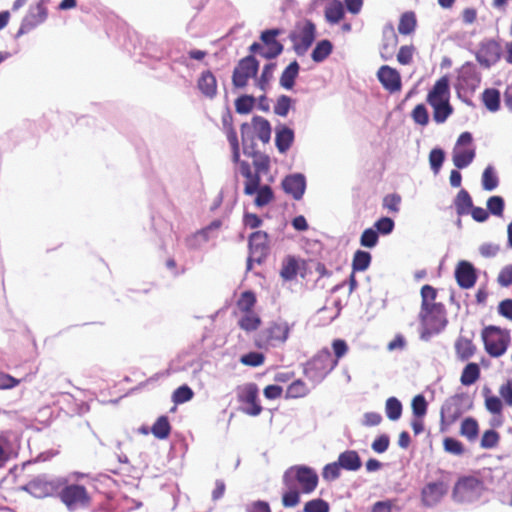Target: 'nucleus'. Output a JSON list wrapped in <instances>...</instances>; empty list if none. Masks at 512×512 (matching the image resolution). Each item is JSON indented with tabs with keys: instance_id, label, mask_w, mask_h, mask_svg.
<instances>
[{
	"instance_id": "46",
	"label": "nucleus",
	"mask_w": 512,
	"mask_h": 512,
	"mask_svg": "<svg viewBox=\"0 0 512 512\" xmlns=\"http://www.w3.org/2000/svg\"><path fill=\"white\" fill-rule=\"evenodd\" d=\"M26 489L37 497L46 496L49 494V485L47 482H44L40 479L31 480Z\"/></svg>"
},
{
	"instance_id": "2",
	"label": "nucleus",
	"mask_w": 512,
	"mask_h": 512,
	"mask_svg": "<svg viewBox=\"0 0 512 512\" xmlns=\"http://www.w3.org/2000/svg\"><path fill=\"white\" fill-rule=\"evenodd\" d=\"M449 80L443 76L438 79L428 92L426 101L433 108V119L436 123H444L452 114L453 108L449 103Z\"/></svg>"
},
{
	"instance_id": "41",
	"label": "nucleus",
	"mask_w": 512,
	"mask_h": 512,
	"mask_svg": "<svg viewBox=\"0 0 512 512\" xmlns=\"http://www.w3.org/2000/svg\"><path fill=\"white\" fill-rule=\"evenodd\" d=\"M48 11L46 6L43 3H38L34 9L30 11L27 15L25 22L29 26H36L42 22H44L47 18Z\"/></svg>"
},
{
	"instance_id": "37",
	"label": "nucleus",
	"mask_w": 512,
	"mask_h": 512,
	"mask_svg": "<svg viewBox=\"0 0 512 512\" xmlns=\"http://www.w3.org/2000/svg\"><path fill=\"white\" fill-rule=\"evenodd\" d=\"M254 204L258 208L267 206L274 200V192L269 185H259L255 192Z\"/></svg>"
},
{
	"instance_id": "40",
	"label": "nucleus",
	"mask_w": 512,
	"mask_h": 512,
	"mask_svg": "<svg viewBox=\"0 0 512 512\" xmlns=\"http://www.w3.org/2000/svg\"><path fill=\"white\" fill-rule=\"evenodd\" d=\"M309 388L304 381L297 379L293 381L286 389L285 398L295 399L305 397L309 394Z\"/></svg>"
},
{
	"instance_id": "14",
	"label": "nucleus",
	"mask_w": 512,
	"mask_h": 512,
	"mask_svg": "<svg viewBox=\"0 0 512 512\" xmlns=\"http://www.w3.org/2000/svg\"><path fill=\"white\" fill-rule=\"evenodd\" d=\"M249 252L261 264L269 254V236L265 231H255L248 239Z\"/></svg>"
},
{
	"instance_id": "17",
	"label": "nucleus",
	"mask_w": 512,
	"mask_h": 512,
	"mask_svg": "<svg viewBox=\"0 0 512 512\" xmlns=\"http://www.w3.org/2000/svg\"><path fill=\"white\" fill-rule=\"evenodd\" d=\"M251 127L253 128L257 138L263 143H268L270 141L271 125L269 121L261 116H254L252 118L251 125L248 123H243L241 125V136L243 142H245V137Z\"/></svg>"
},
{
	"instance_id": "61",
	"label": "nucleus",
	"mask_w": 512,
	"mask_h": 512,
	"mask_svg": "<svg viewBox=\"0 0 512 512\" xmlns=\"http://www.w3.org/2000/svg\"><path fill=\"white\" fill-rule=\"evenodd\" d=\"M488 211L495 216H502L504 211V200L500 196H491L487 200Z\"/></svg>"
},
{
	"instance_id": "1",
	"label": "nucleus",
	"mask_w": 512,
	"mask_h": 512,
	"mask_svg": "<svg viewBox=\"0 0 512 512\" xmlns=\"http://www.w3.org/2000/svg\"><path fill=\"white\" fill-rule=\"evenodd\" d=\"M283 484L286 490L282 494L284 508H294L301 502V494L313 493L319 483L315 469L306 465H294L283 474Z\"/></svg>"
},
{
	"instance_id": "56",
	"label": "nucleus",
	"mask_w": 512,
	"mask_h": 512,
	"mask_svg": "<svg viewBox=\"0 0 512 512\" xmlns=\"http://www.w3.org/2000/svg\"><path fill=\"white\" fill-rule=\"evenodd\" d=\"M413 121L421 126L429 123V114L424 104H418L411 112Z\"/></svg>"
},
{
	"instance_id": "23",
	"label": "nucleus",
	"mask_w": 512,
	"mask_h": 512,
	"mask_svg": "<svg viewBox=\"0 0 512 512\" xmlns=\"http://www.w3.org/2000/svg\"><path fill=\"white\" fill-rule=\"evenodd\" d=\"M197 88L204 97L213 99L217 95L215 75L210 70L203 71L197 79Z\"/></svg>"
},
{
	"instance_id": "21",
	"label": "nucleus",
	"mask_w": 512,
	"mask_h": 512,
	"mask_svg": "<svg viewBox=\"0 0 512 512\" xmlns=\"http://www.w3.org/2000/svg\"><path fill=\"white\" fill-rule=\"evenodd\" d=\"M238 163L240 173L245 178L244 194L249 196L254 195L261 182L260 173L257 171L253 172L250 164L247 161L239 160Z\"/></svg>"
},
{
	"instance_id": "28",
	"label": "nucleus",
	"mask_w": 512,
	"mask_h": 512,
	"mask_svg": "<svg viewBox=\"0 0 512 512\" xmlns=\"http://www.w3.org/2000/svg\"><path fill=\"white\" fill-rule=\"evenodd\" d=\"M338 463L341 468L349 471H356L361 467V459L354 450H347L341 453L338 457Z\"/></svg>"
},
{
	"instance_id": "52",
	"label": "nucleus",
	"mask_w": 512,
	"mask_h": 512,
	"mask_svg": "<svg viewBox=\"0 0 512 512\" xmlns=\"http://www.w3.org/2000/svg\"><path fill=\"white\" fill-rule=\"evenodd\" d=\"M500 441V435L497 431L490 429L486 430L481 438L480 445L484 449L495 448Z\"/></svg>"
},
{
	"instance_id": "53",
	"label": "nucleus",
	"mask_w": 512,
	"mask_h": 512,
	"mask_svg": "<svg viewBox=\"0 0 512 512\" xmlns=\"http://www.w3.org/2000/svg\"><path fill=\"white\" fill-rule=\"evenodd\" d=\"M379 241V235L373 228L365 229L360 237V244L366 248H373Z\"/></svg>"
},
{
	"instance_id": "18",
	"label": "nucleus",
	"mask_w": 512,
	"mask_h": 512,
	"mask_svg": "<svg viewBox=\"0 0 512 512\" xmlns=\"http://www.w3.org/2000/svg\"><path fill=\"white\" fill-rule=\"evenodd\" d=\"M455 278L459 287L470 289L477 280L476 270L470 262L462 260L456 266Z\"/></svg>"
},
{
	"instance_id": "64",
	"label": "nucleus",
	"mask_w": 512,
	"mask_h": 512,
	"mask_svg": "<svg viewBox=\"0 0 512 512\" xmlns=\"http://www.w3.org/2000/svg\"><path fill=\"white\" fill-rule=\"evenodd\" d=\"M341 466L338 461L329 463L324 466L322 471V477L326 481H334L340 476Z\"/></svg>"
},
{
	"instance_id": "10",
	"label": "nucleus",
	"mask_w": 512,
	"mask_h": 512,
	"mask_svg": "<svg viewBox=\"0 0 512 512\" xmlns=\"http://www.w3.org/2000/svg\"><path fill=\"white\" fill-rule=\"evenodd\" d=\"M290 326L287 322H272L259 335L260 346L274 347L283 344L289 337Z\"/></svg>"
},
{
	"instance_id": "60",
	"label": "nucleus",
	"mask_w": 512,
	"mask_h": 512,
	"mask_svg": "<svg viewBox=\"0 0 512 512\" xmlns=\"http://www.w3.org/2000/svg\"><path fill=\"white\" fill-rule=\"evenodd\" d=\"M374 227L378 234L388 235L393 231L395 223L389 217H381L374 223Z\"/></svg>"
},
{
	"instance_id": "54",
	"label": "nucleus",
	"mask_w": 512,
	"mask_h": 512,
	"mask_svg": "<svg viewBox=\"0 0 512 512\" xmlns=\"http://www.w3.org/2000/svg\"><path fill=\"white\" fill-rule=\"evenodd\" d=\"M265 361V356L260 352H249L240 358V362L245 366L258 367Z\"/></svg>"
},
{
	"instance_id": "11",
	"label": "nucleus",
	"mask_w": 512,
	"mask_h": 512,
	"mask_svg": "<svg viewBox=\"0 0 512 512\" xmlns=\"http://www.w3.org/2000/svg\"><path fill=\"white\" fill-rule=\"evenodd\" d=\"M259 390L255 383H248L238 392V401L245 405L243 412L250 416H258L263 408L258 399Z\"/></svg>"
},
{
	"instance_id": "9",
	"label": "nucleus",
	"mask_w": 512,
	"mask_h": 512,
	"mask_svg": "<svg viewBox=\"0 0 512 512\" xmlns=\"http://www.w3.org/2000/svg\"><path fill=\"white\" fill-rule=\"evenodd\" d=\"M259 70V62L253 55L242 58L232 74V84L235 88L247 86L250 78H255Z\"/></svg>"
},
{
	"instance_id": "32",
	"label": "nucleus",
	"mask_w": 512,
	"mask_h": 512,
	"mask_svg": "<svg viewBox=\"0 0 512 512\" xmlns=\"http://www.w3.org/2000/svg\"><path fill=\"white\" fill-rule=\"evenodd\" d=\"M454 204H455V208H456L458 215L469 214V212L473 206V202H472V198H471L470 194L464 189H462L458 192V194L455 198Z\"/></svg>"
},
{
	"instance_id": "29",
	"label": "nucleus",
	"mask_w": 512,
	"mask_h": 512,
	"mask_svg": "<svg viewBox=\"0 0 512 512\" xmlns=\"http://www.w3.org/2000/svg\"><path fill=\"white\" fill-rule=\"evenodd\" d=\"M455 350L457 357L462 361H466L475 354L476 346L472 340L466 337H459L455 342Z\"/></svg>"
},
{
	"instance_id": "36",
	"label": "nucleus",
	"mask_w": 512,
	"mask_h": 512,
	"mask_svg": "<svg viewBox=\"0 0 512 512\" xmlns=\"http://www.w3.org/2000/svg\"><path fill=\"white\" fill-rule=\"evenodd\" d=\"M479 433V425L473 417L465 418L460 425V435L473 441L477 438Z\"/></svg>"
},
{
	"instance_id": "50",
	"label": "nucleus",
	"mask_w": 512,
	"mask_h": 512,
	"mask_svg": "<svg viewBox=\"0 0 512 512\" xmlns=\"http://www.w3.org/2000/svg\"><path fill=\"white\" fill-rule=\"evenodd\" d=\"M276 69V63H268L264 65L262 73L257 80V85L261 90H266L269 82L273 78V73Z\"/></svg>"
},
{
	"instance_id": "20",
	"label": "nucleus",
	"mask_w": 512,
	"mask_h": 512,
	"mask_svg": "<svg viewBox=\"0 0 512 512\" xmlns=\"http://www.w3.org/2000/svg\"><path fill=\"white\" fill-rule=\"evenodd\" d=\"M484 398H485V408L493 414V418L490 422L492 427H501L504 423L502 410H503V403L501 399L495 395L491 394V391L489 388H485L483 391Z\"/></svg>"
},
{
	"instance_id": "58",
	"label": "nucleus",
	"mask_w": 512,
	"mask_h": 512,
	"mask_svg": "<svg viewBox=\"0 0 512 512\" xmlns=\"http://www.w3.org/2000/svg\"><path fill=\"white\" fill-rule=\"evenodd\" d=\"M401 196L396 193L388 194L383 198V208L391 213H398L400 211Z\"/></svg>"
},
{
	"instance_id": "63",
	"label": "nucleus",
	"mask_w": 512,
	"mask_h": 512,
	"mask_svg": "<svg viewBox=\"0 0 512 512\" xmlns=\"http://www.w3.org/2000/svg\"><path fill=\"white\" fill-rule=\"evenodd\" d=\"M445 159V154L442 149H433L429 154V162L431 169L438 173Z\"/></svg>"
},
{
	"instance_id": "38",
	"label": "nucleus",
	"mask_w": 512,
	"mask_h": 512,
	"mask_svg": "<svg viewBox=\"0 0 512 512\" xmlns=\"http://www.w3.org/2000/svg\"><path fill=\"white\" fill-rule=\"evenodd\" d=\"M416 24L415 13L412 11L405 12L400 17L398 31L402 35H409L414 32Z\"/></svg>"
},
{
	"instance_id": "22",
	"label": "nucleus",
	"mask_w": 512,
	"mask_h": 512,
	"mask_svg": "<svg viewBox=\"0 0 512 512\" xmlns=\"http://www.w3.org/2000/svg\"><path fill=\"white\" fill-rule=\"evenodd\" d=\"M306 187L305 178L301 174H294L286 176L282 181V188L287 193L292 195L295 200H300L304 194Z\"/></svg>"
},
{
	"instance_id": "55",
	"label": "nucleus",
	"mask_w": 512,
	"mask_h": 512,
	"mask_svg": "<svg viewBox=\"0 0 512 512\" xmlns=\"http://www.w3.org/2000/svg\"><path fill=\"white\" fill-rule=\"evenodd\" d=\"M437 290L431 285H424L421 288V307L430 306L431 304H438L436 302Z\"/></svg>"
},
{
	"instance_id": "27",
	"label": "nucleus",
	"mask_w": 512,
	"mask_h": 512,
	"mask_svg": "<svg viewBox=\"0 0 512 512\" xmlns=\"http://www.w3.org/2000/svg\"><path fill=\"white\" fill-rule=\"evenodd\" d=\"M474 157V149L455 147L453 150V163L458 169L467 167L473 161Z\"/></svg>"
},
{
	"instance_id": "6",
	"label": "nucleus",
	"mask_w": 512,
	"mask_h": 512,
	"mask_svg": "<svg viewBox=\"0 0 512 512\" xmlns=\"http://www.w3.org/2000/svg\"><path fill=\"white\" fill-rule=\"evenodd\" d=\"M280 33V29H269L263 31L260 36L263 44L254 42L249 47V51L252 54L258 53L260 56L268 60L276 58L283 51V45L276 39Z\"/></svg>"
},
{
	"instance_id": "43",
	"label": "nucleus",
	"mask_w": 512,
	"mask_h": 512,
	"mask_svg": "<svg viewBox=\"0 0 512 512\" xmlns=\"http://www.w3.org/2000/svg\"><path fill=\"white\" fill-rule=\"evenodd\" d=\"M256 304V295L252 291H244L237 300V307L241 312H252Z\"/></svg>"
},
{
	"instance_id": "47",
	"label": "nucleus",
	"mask_w": 512,
	"mask_h": 512,
	"mask_svg": "<svg viewBox=\"0 0 512 512\" xmlns=\"http://www.w3.org/2000/svg\"><path fill=\"white\" fill-rule=\"evenodd\" d=\"M227 140L232 149V160L233 162H239L240 158V146L238 141V136L234 127H229L227 131H225Z\"/></svg>"
},
{
	"instance_id": "51",
	"label": "nucleus",
	"mask_w": 512,
	"mask_h": 512,
	"mask_svg": "<svg viewBox=\"0 0 512 512\" xmlns=\"http://www.w3.org/2000/svg\"><path fill=\"white\" fill-rule=\"evenodd\" d=\"M255 103V98L251 95H242L235 101V108L236 111L240 114H247L249 113Z\"/></svg>"
},
{
	"instance_id": "3",
	"label": "nucleus",
	"mask_w": 512,
	"mask_h": 512,
	"mask_svg": "<svg viewBox=\"0 0 512 512\" xmlns=\"http://www.w3.org/2000/svg\"><path fill=\"white\" fill-rule=\"evenodd\" d=\"M481 336L486 352L495 358L506 352L511 341L509 330L494 325L485 327Z\"/></svg>"
},
{
	"instance_id": "59",
	"label": "nucleus",
	"mask_w": 512,
	"mask_h": 512,
	"mask_svg": "<svg viewBox=\"0 0 512 512\" xmlns=\"http://www.w3.org/2000/svg\"><path fill=\"white\" fill-rule=\"evenodd\" d=\"M427 405V401L423 395H416L411 403L413 414L418 418L424 417L427 413Z\"/></svg>"
},
{
	"instance_id": "49",
	"label": "nucleus",
	"mask_w": 512,
	"mask_h": 512,
	"mask_svg": "<svg viewBox=\"0 0 512 512\" xmlns=\"http://www.w3.org/2000/svg\"><path fill=\"white\" fill-rule=\"evenodd\" d=\"M194 396V392L187 385H182L178 387L172 395V400L175 404H182L187 401H190Z\"/></svg>"
},
{
	"instance_id": "16",
	"label": "nucleus",
	"mask_w": 512,
	"mask_h": 512,
	"mask_svg": "<svg viewBox=\"0 0 512 512\" xmlns=\"http://www.w3.org/2000/svg\"><path fill=\"white\" fill-rule=\"evenodd\" d=\"M447 492L448 485L444 481L429 482L421 490V500L425 506L432 507L438 504Z\"/></svg>"
},
{
	"instance_id": "13",
	"label": "nucleus",
	"mask_w": 512,
	"mask_h": 512,
	"mask_svg": "<svg viewBox=\"0 0 512 512\" xmlns=\"http://www.w3.org/2000/svg\"><path fill=\"white\" fill-rule=\"evenodd\" d=\"M316 27L311 21H306L297 33L291 36L293 48L297 55H304L315 40Z\"/></svg>"
},
{
	"instance_id": "15",
	"label": "nucleus",
	"mask_w": 512,
	"mask_h": 512,
	"mask_svg": "<svg viewBox=\"0 0 512 512\" xmlns=\"http://www.w3.org/2000/svg\"><path fill=\"white\" fill-rule=\"evenodd\" d=\"M501 53V45L496 40L490 39L480 45L476 59L481 65L488 68L499 61Z\"/></svg>"
},
{
	"instance_id": "31",
	"label": "nucleus",
	"mask_w": 512,
	"mask_h": 512,
	"mask_svg": "<svg viewBox=\"0 0 512 512\" xmlns=\"http://www.w3.org/2000/svg\"><path fill=\"white\" fill-rule=\"evenodd\" d=\"M344 17V6L340 0H332L325 8V18L329 23L336 24Z\"/></svg>"
},
{
	"instance_id": "12",
	"label": "nucleus",
	"mask_w": 512,
	"mask_h": 512,
	"mask_svg": "<svg viewBox=\"0 0 512 512\" xmlns=\"http://www.w3.org/2000/svg\"><path fill=\"white\" fill-rule=\"evenodd\" d=\"M463 397L461 395H454L448 398L441 407V429L445 430L446 427L455 423L463 414L462 408Z\"/></svg>"
},
{
	"instance_id": "34",
	"label": "nucleus",
	"mask_w": 512,
	"mask_h": 512,
	"mask_svg": "<svg viewBox=\"0 0 512 512\" xmlns=\"http://www.w3.org/2000/svg\"><path fill=\"white\" fill-rule=\"evenodd\" d=\"M372 256L369 252L357 250L352 259V271L363 272L367 270L371 264Z\"/></svg>"
},
{
	"instance_id": "44",
	"label": "nucleus",
	"mask_w": 512,
	"mask_h": 512,
	"mask_svg": "<svg viewBox=\"0 0 512 512\" xmlns=\"http://www.w3.org/2000/svg\"><path fill=\"white\" fill-rule=\"evenodd\" d=\"M332 52V44L329 40H322L317 43L316 47L312 51L311 57L315 62H322Z\"/></svg>"
},
{
	"instance_id": "45",
	"label": "nucleus",
	"mask_w": 512,
	"mask_h": 512,
	"mask_svg": "<svg viewBox=\"0 0 512 512\" xmlns=\"http://www.w3.org/2000/svg\"><path fill=\"white\" fill-rule=\"evenodd\" d=\"M385 409H386V415L390 420L395 421L401 417L402 404L397 398H395V397L388 398L386 401Z\"/></svg>"
},
{
	"instance_id": "8",
	"label": "nucleus",
	"mask_w": 512,
	"mask_h": 512,
	"mask_svg": "<svg viewBox=\"0 0 512 512\" xmlns=\"http://www.w3.org/2000/svg\"><path fill=\"white\" fill-rule=\"evenodd\" d=\"M59 498L70 511L86 507L91 501L87 489L78 484H70L62 488Z\"/></svg>"
},
{
	"instance_id": "26",
	"label": "nucleus",
	"mask_w": 512,
	"mask_h": 512,
	"mask_svg": "<svg viewBox=\"0 0 512 512\" xmlns=\"http://www.w3.org/2000/svg\"><path fill=\"white\" fill-rule=\"evenodd\" d=\"M299 271V260L295 256H286L281 264L280 276L285 281H292Z\"/></svg>"
},
{
	"instance_id": "57",
	"label": "nucleus",
	"mask_w": 512,
	"mask_h": 512,
	"mask_svg": "<svg viewBox=\"0 0 512 512\" xmlns=\"http://www.w3.org/2000/svg\"><path fill=\"white\" fill-rule=\"evenodd\" d=\"M330 507L327 501L317 498L305 503L303 512H329Z\"/></svg>"
},
{
	"instance_id": "24",
	"label": "nucleus",
	"mask_w": 512,
	"mask_h": 512,
	"mask_svg": "<svg viewBox=\"0 0 512 512\" xmlns=\"http://www.w3.org/2000/svg\"><path fill=\"white\" fill-rule=\"evenodd\" d=\"M382 35L381 57L384 60H388L393 56L394 50L398 44V36L392 24H387L383 28Z\"/></svg>"
},
{
	"instance_id": "4",
	"label": "nucleus",
	"mask_w": 512,
	"mask_h": 512,
	"mask_svg": "<svg viewBox=\"0 0 512 512\" xmlns=\"http://www.w3.org/2000/svg\"><path fill=\"white\" fill-rule=\"evenodd\" d=\"M337 359H333L328 349H322L304 367V375L314 381H322L335 367Z\"/></svg>"
},
{
	"instance_id": "25",
	"label": "nucleus",
	"mask_w": 512,
	"mask_h": 512,
	"mask_svg": "<svg viewBox=\"0 0 512 512\" xmlns=\"http://www.w3.org/2000/svg\"><path fill=\"white\" fill-rule=\"evenodd\" d=\"M294 141V132L292 129L281 126L276 129L275 145L280 153H286Z\"/></svg>"
},
{
	"instance_id": "48",
	"label": "nucleus",
	"mask_w": 512,
	"mask_h": 512,
	"mask_svg": "<svg viewBox=\"0 0 512 512\" xmlns=\"http://www.w3.org/2000/svg\"><path fill=\"white\" fill-rule=\"evenodd\" d=\"M482 186L487 191H492L498 186V178L491 166L486 167L483 171Z\"/></svg>"
},
{
	"instance_id": "42",
	"label": "nucleus",
	"mask_w": 512,
	"mask_h": 512,
	"mask_svg": "<svg viewBox=\"0 0 512 512\" xmlns=\"http://www.w3.org/2000/svg\"><path fill=\"white\" fill-rule=\"evenodd\" d=\"M244 313L238 322L239 327L247 332L257 330L261 324L260 317L254 311Z\"/></svg>"
},
{
	"instance_id": "39",
	"label": "nucleus",
	"mask_w": 512,
	"mask_h": 512,
	"mask_svg": "<svg viewBox=\"0 0 512 512\" xmlns=\"http://www.w3.org/2000/svg\"><path fill=\"white\" fill-rule=\"evenodd\" d=\"M152 434L158 439H166L171 432V425L167 416H160L151 428Z\"/></svg>"
},
{
	"instance_id": "19",
	"label": "nucleus",
	"mask_w": 512,
	"mask_h": 512,
	"mask_svg": "<svg viewBox=\"0 0 512 512\" xmlns=\"http://www.w3.org/2000/svg\"><path fill=\"white\" fill-rule=\"evenodd\" d=\"M377 77L382 86L389 92L393 93L401 90V76L395 68L383 65L379 68Z\"/></svg>"
},
{
	"instance_id": "5",
	"label": "nucleus",
	"mask_w": 512,
	"mask_h": 512,
	"mask_svg": "<svg viewBox=\"0 0 512 512\" xmlns=\"http://www.w3.org/2000/svg\"><path fill=\"white\" fill-rule=\"evenodd\" d=\"M419 320L425 332L429 334L440 332L447 324L444 305L438 303L421 307Z\"/></svg>"
},
{
	"instance_id": "30",
	"label": "nucleus",
	"mask_w": 512,
	"mask_h": 512,
	"mask_svg": "<svg viewBox=\"0 0 512 512\" xmlns=\"http://www.w3.org/2000/svg\"><path fill=\"white\" fill-rule=\"evenodd\" d=\"M299 69L297 61L291 62L281 74L280 85L287 90L292 89L299 74Z\"/></svg>"
},
{
	"instance_id": "33",
	"label": "nucleus",
	"mask_w": 512,
	"mask_h": 512,
	"mask_svg": "<svg viewBox=\"0 0 512 512\" xmlns=\"http://www.w3.org/2000/svg\"><path fill=\"white\" fill-rule=\"evenodd\" d=\"M480 378V367L477 363H468L461 374L460 381L464 386L474 384Z\"/></svg>"
},
{
	"instance_id": "35",
	"label": "nucleus",
	"mask_w": 512,
	"mask_h": 512,
	"mask_svg": "<svg viewBox=\"0 0 512 512\" xmlns=\"http://www.w3.org/2000/svg\"><path fill=\"white\" fill-rule=\"evenodd\" d=\"M482 102L489 111H498L500 107V92L494 88L485 89L482 93Z\"/></svg>"
},
{
	"instance_id": "62",
	"label": "nucleus",
	"mask_w": 512,
	"mask_h": 512,
	"mask_svg": "<svg viewBox=\"0 0 512 512\" xmlns=\"http://www.w3.org/2000/svg\"><path fill=\"white\" fill-rule=\"evenodd\" d=\"M291 104H292V99L289 96L281 95L277 99V102L274 106L275 114L285 117L291 108Z\"/></svg>"
},
{
	"instance_id": "7",
	"label": "nucleus",
	"mask_w": 512,
	"mask_h": 512,
	"mask_svg": "<svg viewBox=\"0 0 512 512\" xmlns=\"http://www.w3.org/2000/svg\"><path fill=\"white\" fill-rule=\"evenodd\" d=\"M484 483L476 476L460 477L454 485L453 497L457 501H471L484 491Z\"/></svg>"
}]
</instances>
